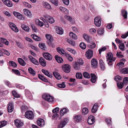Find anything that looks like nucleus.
<instances>
[{
  "mask_svg": "<svg viewBox=\"0 0 128 128\" xmlns=\"http://www.w3.org/2000/svg\"><path fill=\"white\" fill-rule=\"evenodd\" d=\"M24 14L28 17H30L32 16V14L30 10L27 9H24L23 10Z\"/></svg>",
  "mask_w": 128,
  "mask_h": 128,
  "instance_id": "aec40b11",
  "label": "nucleus"
},
{
  "mask_svg": "<svg viewBox=\"0 0 128 128\" xmlns=\"http://www.w3.org/2000/svg\"><path fill=\"white\" fill-rule=\"evenodd\" d=\"M28 58L30 61L33 64L35 65H38V61L31 56H29Z\"/></svg>",
  "mask_w": 128,
  "mask_h": 128,
  "instance_id": "2eb2a0df",
  "label": "nucleus"
},
{
  "mask_svg": "<svg viewBox=\"0 0 128 128\" xmlns=\"http://www.w3.org/2000/svg\"><path fill=\"white\" fill-rule=\"evenodd\" d=\"M36 24L38 26L42 27L43 26L44 24L43 22L38 19H36L35 20Z\"/></svg>",
  "mask_w": 128,
  "mask_h": 128,
  "instance_id": "72a5a7b5",
  "label": "nucleus"
},
{
  "mask_svg": "<svg viewBox=\"0 0 128 128\" xmlns=\"http://www.w3.org/2000/svg\"><path fill=\"white\" fill-rule=\"evenodd\" d=\"M91 81L92 83H94L96 82V77L95 74H91Z\"/></svg>",
  "mask_w": 128,
  "mask_h": 128,
  "instance_id": "7c9ffc66",
  "label": "nucleus"
},
{
  "mask_svg": "<svg viewBox=\"0 0 128 128\" xmlns=\"http://www.w3.org/2000/svg\"><path fill=\"white\" fill-rule=\"evenodd\" d=\"M124 43H122L120 44L119 46V48L122 50H124Z\"/></svg>",
  "mask_w": 128,
  "mask_h": 128,
  "instance_id": "e2e57ef3",
  "label": "nucleus"
},
{
  "mask_svg": "<svg viewBox=\"0 0 128 128\" xmlns=\"http://www.w3.org/2000/svg\"><path fill=\"white\" fill-rule=\"evenodd\" d=\"M9 65L10 66L13 67L15 68L17 66V64L14 62L12 61H10L9 62Z\"/></svg>",
  "mask_w": 128,
  "mask_h": 128,
  "instance_id": "ea45409f",
  "label": "nucleus"
},
{
  "mask_svg": "<svg viewBox=\"0 0 128 128\" xmlns=\"http://www.w3.org/2000/svg\"><path fill=\"white\" fill-rule=\"evenodd\" d=\"M28 70L29 72L33 76H34L36 74V72L34 70L31 68L30 67L28 68Z\"/></svg>",
  "mask_w": 128,
  "mask_h": 128,
  "instance_id": "4c0bfd02",
  "label": "nucleus"
},
{
  "mask_svg": "<svg viewBox=\"0 0 128 128\" xmlns=\"http://www.w3.org/2000/svg\"><path fill=\"white\" fill-rule=\"evenodd\" d=\"M12 93L13 95L15 97L17 98H19L20 97V95L16 92L14 90L12 91Z\"/></svg>",
  "mask_w": 128,
  "mask_h": 128,
  "instance_id": "c03bdc74",
  "label": "nucleus"
},
{
  "mask_svg": "<svg viewBox=\"0 0 128 128\" xmlns=\"http://www.w3.org/2000/svg\"><path fill=\"white\" fill-rule=\"evenodd\" d=\"M76 78L78 79H81L82 78V74L81 73H78L76 74Z\"/></svg>",
  "mask_w": 128,
  "mask_h": 128,
  "instance_id": "4d7b16f0",
  "label": "nucleus"
},
{
  "mask_svg": "<svg viewBox=\"0 0 128 128\" xmlns=\"http://www.w3.org/2000/svg\"><path fill=\"white\" fill-rule=\"evenodd\" d=\"M37 124L38 125L42 127L44 125V120L42 119H40L37 121Z\"/></svg>",
  "mask_w": 128,
  "mask_h": 128,
  "instance_id": "4be33fe9",
  "label": "nucleus"
},
{
  "mask_svg": "<svg viewBox=\"0 0 128 128\" xmlns=\"http://www.w3.org/2000/svg\"><path fill=\"white\" fill-rule=\"evenodd\" d=\"M14 123L15 126L17 128L21 127L23 124V123L18 119L15 120Z\"/></svg>",
  "mask_w": 128,
  "mask_h": 128,
  "instance_id": "ddd939ff",
  "label": "nucleus"
},
{
  "mask_svg": "<svg viewBox=\"0 0 128 128\" xmlns=\"http://www.w3.org/2000/svg\"><path fill=\"white\" fill-rule=\"evenodd\" d=\"M104 29L103 28H100L98 31V33L99 34L102 35L104 33Z\"/></svg>",
  "mask_w": 128,
  "mask_h": 128,
  "instance_id": "69168bd1",
  "label": "nucleus"
},
{
  "mask_svg": "<svg viewBox=\"0 0 128 128\" xmlns=\"http://www.w3.org/2000/svg\"><path fill=\"white\" fill-rule=\"evenodd\" d=\"M42 71L45 75L48 77L50 78H52V74L49 72L47 70H46L42 69Z\"/></svg>",
  "mask_w": 128,
  "mask_h": 128,
  "instance_id": "a211bd4d",
  "label": "nucleus"
},
{
  "mask_svg": "<svg viewBox=\"0 0 128 128\" xmlns=\"http://www.w3.org/2000/svg\"><path fill=\"white\" fill-rule=\"evenodd\" d=\"M90 43V44L88 45V46L89 48H94L96 47V44L94 43L91 41Z\"/></svg>",
  "mask_w": 128,
  "mask_h": 128,
  "instance_id": "2f4dec72",
  "label": "nucleus"
},
{
  "mask_svg": "<svg viewBox=\"0 0 128 128\" xmlns=\"http://www.w3.org/2000/svg\"><path fill=\"white\" fill-rule=\"evenodd\" d=\"M95 117L93 116H89L88 119V122L90 125H92L95 122Z\"/></svg>",
  "mask_w": 128,
  "mask_h": 128,
  "instance_id": "1a4fd4ad",
  "label": "nucleus"
},
{
  "mask_svg": "<svg viewBox=\"0 0 128 128\" xmlns=\"http://www.w3.org/2000/svg\"><path fill=\"white\" fill-rule=\"evenodd\" d=\"M123 83L124 84H128V78L125 77L124 78L123 80Z\"/></svg>",
  "mask_w": 128,
  "mask_h": 128,
  "instance_id": "13d9d810",
  "label": "nucleus"
},
{
  "mask_svg": "<svg viewBox=\"0 0 128 128\" xmlns=\"http://www.w3.org/2000/svg\"><path fill=\"white\" fill-rule=\"evenodd\" d=\"M106 49V47L104 46L100 49L98 50L100 54H101L102 52L105 51Z\"/></svg>",
  "mask_w": 128,
  "mask_h": 128,
  "instance_id": "0e129e2a",
  "label": "nucleus"
},
{
  "mask_svg": "<svg viewBox=\"0 0 128 128\" xmlns=\"http://www.w3.org/2000/svg\"><path fill=\"white\" fill-rule=\"evenodd\" d=\"M98 107L97 104H95L92 109V112L93 113L96 112L97 110Z\"/></svg>",
  "mask_w": 128,
  "mask_h": 128,
  "instance_id": "c85d7f7f",
  "label": "nucleus"
},
{
  "mask_svg": "<svg viewBox=\"0 0 128 128\" xmlns=\"http://www.w3.org/2000/svg\"><path fill=\"white\" fill-rule=\"evenodd\" d=\"M69 35L71 38L73 39L76 40L77 38V37L76 34L72 32H70V33Z\"/></svg>",
  "mask_w": 128,
  "mask_h": 128,
  "instance_id": "e433bc0d",
  "label": "nucleus"
},
{
  "mask_svg": "<svg viewBox=\"0 0 128 128\" xmlns=\"http://www.w3.org/2000/svg\"><path fill=\"white\" fill-rule=\"evenodd\" d=\"M60 9L62 12H64L65 14H67L68 12V10L63 7L60 6Z\"/></svg>",
  "mask_w": 128,
  "mask_h": 128,
  "instance_id": "c9c22d12",
  "label": "nucleus"
},
{
  "mask_svg": "<svg viewBox=\"0 0 128 128\" xmlns=\"http://www.w3.org/2000/svg\"><path fill=\"white\" fill-rule=\"evenodd\" d=\"M122 72L124 74H128V68H125L123 69Z\"/></svg>",
  "mask_w": 128,
  "mask_h": 128,
  "instance_id": "338daca9",
  "label": "nucleus"
},
{
  "mask_svg": "<svg viewBox=\"0 0 128 128\" xmlns=\"http://www.w3.org/2000/svg\"><path fill=\"white\" fill-rule=\"evenodd\" d=\"M121 14L124 19L127 18L128 12L126 10H121Z\"/></svg>",
  "mask_w": 128,
  "mask_h": 128,
  "instance_id": "c756f323",
  "label": "nucleus"
},
{
  "mask_svg": "<svg viewBox=\"0 0 128 128\" xmlns=\"http://www.w3.org/2000/svg\"><path fill=\"white\" fill-rule=\"evenodd\" d=\"M50 95V94H44L42 96V98L44 100L48 101V98H49Z\"/></svg>",
  "mask_w": 128,
  "mask_h": 128,
  "instance_id": "37998d69",
  "label": "nucleus"
},
{
  "mask_svg": "<svg viewBox=\"0 0 128 128\" xmlns=\"http://www.w3.org/2000/svg\"><path fill=\"white\" fill-rule=\"evenodd\" d=\"M44 7L49 9H51L52 8L51 6L48 3L46 2H44L42 3Z\"/></svg>",
  "mask_w": 128,
  "mask_h": 128,
  "instance_id": "b1692460",
  "label": "nucleus"
},
{
  "mask_svg": "<svg viewBox=\"0 0 128 128\" xmlns=\"http://www.w3.org/2000/svg\"><path fill=\"white\" fill-rule=\"evenodd\" d=\"M43 16L46 20L50 24H52L54 22V20L52 17L47 14H44Z\"/></svg>",
  "mask_w": 128,
  "mask_h": 128,
  "instance_id": "20e7f679",
  "label": "nucleus"
},
{
  "mask_svg": "<svg viewBox=\"0 0 128 128\" xmlns=\"http://www.w3.org/2000/svg\"><path fill=\"white\" fill-rule=\"evenodd\" d=\"M12 71L15 74L18 75H19L20 74V71L18 70L12 69Z\"/></svg>",
  "mask_w": 128,
  "mask_h": 128,
  "instance_id": "052dcab7",
  "label": "nucleus"
},
{
  "mask_svg": "<svg viewBox=\"0 0 128 128\" xmlns=\"http://www.w3.org/2000/svg\"><path fill=\"white\" fill-rule=\"evenodd\" d=\"M73 67L75 69L77 70H78L80 68L79 65L76 62H75L74 63Z\"/></svg>",
  "mask_w": 128,
  "mask_h": 128,
  "instance_id": "58836bf2",
  "label": "nucleus"
},
{
  "mask_svg": "<svg viewBox=\"0 0 128 128\" xmlns=\"http://www.w3.org/2000/svg\"><path fill=\"white\" fill-rule=\"evenodd\" d=\"M8 111L9 112H12L14 110V104L12 102H10L8 106Z\"/></svg>",
  "mask_w": 128,
  "mask_h": 128,
  "instance_id": "9d476101",
  "label": "nucleus"
},
{
  "mask_svg": "<svg viewBox=\"0 0 128 128\" xmlns=\"http://www.w3.org/2000/svg\"><path fill=\"white\" fill-rule=\"evenodd\" d=\"M53 74L54 77L56 79L58 80H60L61 79V76H60V74L58 72H54Z\"/></svg>",
  "mask_w": 128,
  "mask_h": 128,
  "instance_id": "f704fd0d",
  "label": "nucleus"
},
{
  "mask_svg": "<svg viewBox=\"0 0 128 128\" xmlns=\"http://www.w3.org/2000/svg\"><path fill=\"white\" fill-rule=\"evenodd\" d=\"M38 46L44 50L46 48L45 44L44 43H40Z\"/></svg>",
  "mask_w": 128,
  "mask_h": 128,
  "instance_id": "5fc2aeb1",
  "label": "nucleus"
},
{
  "mask_svg": "<svg viewBox=\"0 0 128 128\" xmlns=\"http://www.w3.org/2000/svg\"><path fill=\"white\" fill-rule=\"evenodd\" d=\"M83 76L84 77L88 78H90V74L86 72H85L83 73Z\"/></svg>",
  "mask_w": 128,
  "mask_h": 128,
  "instance_id": "49530a36",
  "label": "nucleus"
},
{
  "mask_svg": "<svg viewBox=\"0 0 128 128\" xmlns=\"http://www.w3.org/2000/svg\"><path fill=\"white\" fill-rule=\"evenodd\" d=\"M106 56L107 61L109 65L110 66L112 65L113 62H114L116 59V58L113 56V55L111 52H108Z\"/></svg>",
  "mask_w": 128,
  "mask_h": 128,
  "instance_id": "f257e3e1",
  "label": "nucleus"
},
{
  "mask_svg": "<svg viewBox=\"0 0 128 128\" xmlns=\"http://www.w3.org/2000/svg\"><path fill=\"white\" fill-rule=\"evenodd\" d=\"M44 57L46 60H51L52 59V56L51 54L48 52H46L43 54Z\"/></svg>",
  "mask_w": 128,
  "mask_h": 128,
  "instance_id": "dca6fc26",
  "label": "nucleus"
},
{
  "mask_svg": "<svg viewBox=\"0 0 128 128\" xmlns=\"http://www.w3.org/2000/svg\"><path fill=\"white\" fill-rule=\"evenodd\" d=\"M9 25L10 27L14 31L17 32L18 31V30L16 26L12 23L10 22H9Z\"/></svg>",
  "mask_w": 128,
  "mask_h": 128,
  "instance_id": "9b49d317",
  "label": "nucleus"
},
{
  "mask_svg": "<svg viewBox=\"0 0 128 128\" xmlns=\"http://www.w3.org/2000/svg\"><path fill=\"white\" fill-rule=\"evenodd\" d=\"M101 18L100 16L96 17L94 19V22L96 26L99 27L101 26Z\"/></svg>",
  "mask_w": 128,
  "mask_h": 128,
  "instance_id": "39448f33",
  "label": "nucleus"
},
{
  "mask_svg": "<svg viewBox=\"0 0 128 128\" xmlns=\"http://www.w3.org/2000/svg\"><path fill=\"white\" fill-rule=\"evenodd\" d=\"M13 14L15 16L20 20H23L24 19L23 16L21 14L18 12L14 11L13 12Z\"/></svg>",
  "mask_w": 128,
  "mask_h": 128,
  "instance_id": "6e6552de",
  "label": "nucleus"
},
{
  "mask_svg": "<svg viewBox=\"0 0 128 128\" xmlns=\"http://www.w3.org/2000/svg\"><path fill=\"white\" fill-rule=\"evenodd\" d=\"M3 3L7 6L10 7L13 6L12 2L9 0H2Z\"/></svg>",
  "mask_w": 128,
  "mask_h": 128,
  "instance_id": "f8f14e48",
  "label": "nucleus"
},
{
  "mask_svg": "<svg viewBox=\"0 0 128 128\" xmlns=\"http://www.w3.org/2000/svg\"><path fill=\"white\" fill-rule=\"evenodd\" d=\"M82 111L83 114L85 115L87 114L88 112V110L87 108H84L82 109Z\"/></svg>",
  "mask_w": 128,
  "mask_h": 128,
  "instance_id": "3c124183",
  "label": "nucleus"
},
{
  "mask_svg": "<svg viewBox=\"0 0 128 128\" xmlns=\"http://www.w3.org/2000/svg\"><path fill=\"white\" fill-rule=\"evenodd\" d=\"M47 39L49 40L50 41L53 40L52 38L51 35L49 34H46L45 35Z\"/></svg>",
  "mask_w": 128,
  "mask_h": 128,
  "instance_id": "8fccbe9b",
  "label": "nucleus"
},
{
  "mask_svg": "<svg viewBox=\"0 0 128 128\" xmlns=\"http://www.w3.org/2000/svg\"><path fill=\"white\" fill-rule=\"evenodd\" d=\"M6 124V121L5 120H3L0 122V128L5 126Z\"/></svg>",
  "mask_w": 128,
  "mask_h": 128,
  "instance_id": "603ef678",
  "label": "nucleus"
},
{
  "mask_svg": "<svg viewBox=\"0 0 128 128\" xmlns=\"http://www.w3.org/2000/svg\"><path fill=\"white\" fill-rule=\"evenodd\" d=\"M124 84L122 82H118L117 83V86L119 88L121 89L123 87Z\"/></svg>",
  "mask_w": 128,
  "mask_h": 128,
  "instance_id": "09e8293b",
  "label": "nucleus"
},
{
  "mask_svg": "<svg viewBox=\"0 0 128 128\" xmlns=\"http://www.w3.org/2000/svg\"><path fill=\"white\" fill-rule=\"evenodd\" d=\"M65 17L66 19L68 21L71 22L72 20V18L69 16L65 15Z\"/></svg>",
  "mask_w": 128,
  "mask_h": 128,
  "instance_id": "774afa93",
  "label": "nucleus"
},
{
  "mask_svg": "<svg viewBox=\"0 0 128 128\" xmlns=\"http://www.w3.org/2000/svg\"><path fill=\"white\" fill-rule=\"evenodd\" d=\"M56 32L58 34H63V30L61 27L56 26Z\"/></svg>",
  "mask_w": 128,
  "mask_h": 128,
  "instance_id": "412c9836",
  "label": "nucleus"
},
{
  "mask_svg": "<svg viewBox=\"0 0 128 128\" xmlns=\"http://www.w3.org/2000/svg\"><path fill=\"white\" fill-rule=\"evenodd\" d=\"M93 50L92 49L88 50L86 52V56L88 59L90 58L92 56Z\"/></svg>",
  "mask_w": 128,
  "mask_h": 128,
  "instance_id": "0eeeda50",
  "label": "nucleus"
},
{
  "mask_svg": "<svg viewBox=\"0 0 128 128\" xmlns=\"http://www.w3.org/2000/svg\"><path fill=\"white\" fill-rule=\"evenodd\" d=\"M68 112V110L66 108L62 109L60 111V113L61 115L63 116L64 115Z\"/></svg>",
  "mask_w": 128,
  "mask_h": 128,
  "instance_id": "473e14b6",
  "label": "nucleus"
},
{
  "mask_svg": "<svg viewBox=\"0 0 128 128\" xmlns=\"http://www.w3.org/2000/svg\"><path fill=\"white\" fill-rule=\"evenodd\" d=\"M38 77L40 79L45 82H47L48 81L47 80L44 76L41 74H39Z\"/></svg>",
  "mask_w": 128,
  "mask_h": 128,
  "instance_id": "a19ab883",
  "label": "nucleus"
},
{
  "mask_svg": "<svg viewBox=\"0 0 128 128\" xmlns=\"http://www.w3.org/2000/svg\"><path fill=\"white\" fill-rule=\"evenodd\" d=\"M22 4L26 7L28 8H30L32 7L31 5L28 2H22Z\"/></svg>",
  "mask_w": 128,
  "mask_h": 128,
  "instance_id": "a18cd8bd",
  "label": "nucleus"
},
{
  "mask_svg": "<svg viewBox=\"0 0 128 128\" xmlns=\"http://www.w3.org/2000/svg\"><path fill=\"white\" fill-rule=\"evenodd\" d=\"M51 2L55 6H57L58 5V0H50Z\"/></svg>",
  "mask_w": 128,
  "mask_h": 128,
  "instance_id": "680f3d73",
  "label": "nucleus"
},
{
  "mask_svg": "<svg viewBox=\"0 0 128 128\" xmlns=\"http://www.w3.org/2000/svg\"><path fill=\"white\" fill-rule=\"evenodd\" d=\"M31 37L35 40L39 41L41 40V39L40 37L37 36L35 34H33L31 35Z\"/></svg>",
  "mask_w": 128,
  "mask_h": 128,
  "instance_id": "bb28decb",
  "label": "nucleus"
},
{
  "mask_svg": "<svg viewBox=\"0 0 128 128\" xmlns=\"http://www.w3.org/2000/svg\"><path fill=\"white\" fill-rule=\"evenodd\" d=\"M21 28L26 32H28L29 31L30 28L28 26H26L22 24L21 25Z\"/></svg>",
  "mask_w": 128,
  "mask_h": 128,
  "instance_id": "79ce46f5",
  "label": "nucleus"
},
{
  "mask_svg": "<svg viewBox=\"0 0 128 128\" xmlns=\"http://www.w3.org/2000/svg\"><path fill=\"white\" fill-rule=\"evenodd\" d=\"M82 118V116L80 115H76L74 116L73 119L74 121L76 122H80Z\"/></svg>",
  "mask_w": 128,
  "mask_h": 128,
  "instance_id": "4468645a",
  "label": "nucleus"
},
{
  "mask_svg": "<svg viewBox=\"0 0 128 128\" xmlns=\"http://www.w3.org/2000/svg\"><path fill=\"white\" fill-rule=\"evenodd\" d=\"M25 116L26 118L30 120H32L34 118L33 113L32 111L30 110L25 112Z\"/></svg>",
  "mask_w": 128,
  "mask_h": 128,
  "instance_id": "7ed1b4c3",
  "label": "nucleus"
},
{
  "mask_svg": "<svg viewBox=\"0 0 128 128\" xmlns=\"http://www.w3.org/2000/svg\"><path fill=\"white\" fill-rule=\"evenodd\" d=\"M80 46L82 49H84L86 48V45L83 42H81L80 44Z\"/></svg>",
  "mask_w": 128,
  "mask_h": 128,
  "instance_id": "6e6d98bb",
  "label": "nucleus"
},
{
  "mask_svg": "<svg viewBox=\"0 0 128 128\" xmlns=\"http://www.w3.org/2000/svg\"><path fill=\"white\" fill-rule=\"evenodd\" d=\"M83 37L84 39L87 41L88 42H90L91 40V38L90 36L86 35L85 34H84L83 35Z\"/></svg>",
  "mask_w": 128,
  "mask_h": 128,
  "instance_id": "5701e85b",
  "label": "nucleus"
},
{
  "mask_svg": "<svg viewBox=\"0 0 128 128\" xmlns=\"http://www.w3.org/2000/svg\"><path fill=\"white\" fill-rule=\"evenodd\" d=\"M100 67L102 70H104L105 67L104 63L102 60H100L99 61Z\"/></svg>",
  "mask_w": 128,
  "mask_h": 128,
  "instance_id": "a878e982",
  "label": "nucleus"
},
{
  "mask_svg": "<svg viewBox=\"0 0 128 128\" xmlns=\"http://www.w3.org/2000/svg\"><path fill=\"white\" fill-rule=\"evenodd\" d=\"M18 60L19 64L21 66H24L26 65V62L22 58H18Z\"/></svg>",
  "mask_w": 128,
  "mask_h": 128,
  "instance_id": "cd10ccee",
  "label": "nucleus"
},
{
  "mask_svg": "<svg viewBox=\"0 0 128 128\" xmlns=\"http://www.w3.org/2000/svg\"><path fill=\"white\" fill-rule=\"evenodd\" d=\"M0 39H1L2 42L4 43L6 45H8L9 42L6 39L3 38H1Z\"/></svg>",
  "mask_w": 128,
  "mask_h": 128,
  "instance_id": "de8ad7c7",
  "label": "nucleus"
},
{
  "mask_svg": "<svg viewBox=\"0 0 128 128\" xmlns=\"http://www.w3.org/2000/svg\"><path fill=\"white\" fill-rule=\"evenodd\" d=\"M26 96L29 98H31L32 96V94L30 92L28 91L25 93Z\"/></svg>",
  "mask_w": 128,
  "mask_h": 128,
  "instance_id": "bf43d9fd",
  "label": "nucleus"
},
{
  "mask_svg": "<svg viewBox=\"0 0 128 128\" xmlns=\"http://www.w3.org/2000/svg\"><path fill=\"white\" fill-rule=\"evenodd\" d=\"M68 121V118H64L59 123L58 125V128H62L67 124Z\"/></svg>",
  "mask_w": 128,
  "mask_h": 128,
  "instance_id": "f03ea898",
  "label": "nucleus"
},
{
  "mask_svg": "<svg viewBox=\"0 0 128 128\" xmlns=\"http://www.w3.org/2000/svg\"><path fill=\"white\" fill-rule=\"evenodd\" d=\"M71 66L68 64H65L62 66V70L64 72L68 73L70 72Z\"/></svg>",
  "mask_w": 128,
  "mask_h": 128,
  "instance_id": "423d86ee",
  "label": "nucleus"
},
{
  "mask_svg": "<svg viewBox=\"0 0 128 128\" xmlns=\"http://www.w3.org/2000/svg\"><path fill=\"white\" fill-rule=\"evenodd\" d=\"M39 62L44 67L46 65V63L44 58L40 57L39 59Z\"/></svg>",
  "mask_w": 128,
  "mask_h": 128,
  "instance_id": "6ab92c4d",
  "label": "nucleus"
},
{
  "mask_svg": "<svg viewBox=\"0 0 128 128\" xmlns=\"http://www.w3.org/2000/svg\"><path fill=\"white\" fill-rule=\"evenodd\" d=\"M122 79V78L119 76H116L114 78V80L116 81H118L121 80Z\"/></svg>",
  "mask_w": 128,
  "mask_h": 128,
  "instance_id": "864d4df0",
  "label": "nucleus"
},
{
  "mask_svg": "<svg viewBox=\"0 0 128 128\" xmlns=\"http://www.w3.org/2000/svg\"><path fill=\"white\" fill-rule=\"evenodd\" d=\"M55 57L56 60L58 62L61 63L63 62V60L58 55H56L55 56Z\"/></svg>",
  "mask_w": 128,
  "mask_h": 128,
  "instance_id": "393cba45",
  "label": "nucleus"
},
{
  "mask_svg": "<svg viewBox=\"0 0 128 128\" xmlns=\"http://www.w3.org/2000/svg\"><path fill=\"white\" fill-rule=\"evenodd\" d=\"M91 65L92 67L95 68L97 67L98 62L97 60L95 58H93L91 61Z\"/></svg>",
  "mask_w": 128,
  "mask_h": 128,
  "instance_id": "f3484780",
  "label": "nucleus"
}]
</instances>
